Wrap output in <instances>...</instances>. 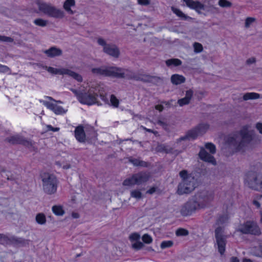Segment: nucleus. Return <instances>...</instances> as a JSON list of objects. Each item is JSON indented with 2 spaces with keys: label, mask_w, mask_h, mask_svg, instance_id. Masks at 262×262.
Returning a JSON list of instances; mask_svg holds the SVG:
<instances>
[{
  "label": "nucleus",
  "mask_w": 262,
  "mask_h": 262,
  "mask_svg": "<svg viewBox=\"0 0 262 262\" xmlns=\"http://www.w3.org/2000/svg\"><path fill=\"white\" fill-rule=\"evenodd\" d=\"M70 90L75 94L81 103L89 105L95 104L97 102L96 96L98 95L106 103H109L108 99L105 95L104 88L100 85L97 86L95 91L91 89L86 92L81 89L79 90L70 89Z\"/></svg>",
  "instance_id": "nucleus-1"
},
{
  "label": "nucleus",
  "mask_w": 262,
  "mask_h": 262,
  "mask_svg": "<svg viewBox=\"0 0 262 262\" xmlns=\"http://www.w3.org/2000/svg\"><path fill=\"white\" fill-rule=\"evenodd\" d=\"M252 140V135L247 128L244 127L238 133L229 136L227 143L234 151H240L244 150Z\"/></svg>",
  "instance_id": "nucleus-2"
},
{
  "label": "nucleus",
  "mask_w": 262,
  "mask_h": 262,
  "mask_svg": "<svg viewBox=\"0 0 262 262\" xmlns=\"http://www.w3.org/2000/svg\"><path fill=\"white\" fill-rule=\"evenodd\" d=\"M179 175L182 181L178 186V194L182 195L191 193L196 187V179L186 170L181 171Z\"/></svg>",
  "instance_id": "nucleus-3"
},
{
  "label": "nucleus",
  "mask_w": 262,
  "mask_h": 262,
  "mask_svg": "<svg viewBox=\"0 0 262 262\" xmlns=\"http://www.w3.org/2000/svg\"><path fill=\"white\" fill-rule=\"evenodd\" d=\"M40 177L43 191L49 195L55 193L58 185V180L55 176L48 172H43Z\"/></svg>",
  "instance_id": "nucleus-4"
},
{
  "label": "nucleus",
  "mask_w": 262,
  "mask_h": 262,
  "mask_svg": "<svg viewBox=\"0 0 262 262\" xmlns=\"http://www.w3.org/2000/svg\"><path fill=\"white\" fill-rule=\"evenodd\" d=\"M37 5L39 11L49 17L62 18L64 16V13L63 11L57 9L51 4L38 1L37 2Z\"/></svg>",
  "instance_id": "nucleus-5"
},
{
  "label": "nucleus",
  "mask_w": 262,
  "mask_h": 262,
  "mask_svg": "<svg viewBox=\"0 0 262 262\" xmlns=\"http://www.w3.org/2000/svg\"><path fill=\"white\" fill-rule=\"evenodd\" d=\"M246 182L249 188L262 191V174L259 171H249L246 176Z\"/></svg>",
  "instance_id": "nucleus-6"
},
{
  "label": "nucleus",
  "mask_w": 262,
  "mask_h": 262,
  "mask_svg": "<svg viewBox=\"0 0 262 262\" xmlns=\"http://www.w3.org/2000/svg\"><path fill=\"white\" fill-rule=\"evenodd\" d=\"M206 148L210 151L209 154L205 149L202 148L199 152V155L201 160L210 163L214 165H216V161L212 154L216 152L215 145L211 143H208L205 144Z\"/></svg>",
  "instance_id": "nucleus-7"
},
{
  "label": "nucleus",
  "mask_w": 262,
  "mask_h": 262,
  "mask_svg": "<svg viewBox=\"0 0 262 262\" xmlns=\"http://www.w3.org/2000/svg\"><path fill=\"white\" fill-rule=\"evenodd\" d=\"M214 193L207 190L202 191L196 195V200L201 208L209 206L214 200Z\"/></svg>",
  "instance_id": "nucleus-8"
},
{
  "label": "nucleus",
  "mask_w": 262,
  "mask_h": 262,
  "mask_svg": "<svg viewBox=\"0 0 262 262\" xmlns=\"http://www.w3.org/2000/svg\"><path fill=\"white\" fill-rule=\"evenodd\" d=\"M214 232L218 251L222 255L225 251L227 236L224 235V229L223 227H218Z\"/></svg>",
  "instance_id": "nucleus-9"
},
{
  "label": "nucleus",
  "mask_w": 262,
  "mask_h": 262,
  "mask_svg": "<svg viewBox=\"0 0 262 262\" xmlns=\"http://www.w3.org/2000/svg\"><path fill=\"white\" fill-rule=\"evenodd\" d=\"M238 231L243 234H250L255 235H259L261 231L257 223L253 221H247L242 225Z\"/></svg>",
  "instance_id": "nucleus-10"
},
{
  "label": "nucleus",
  "mask_w": 262,
  "mask_h": 262,
  "mask_svg": "<svg viewBox=\"0 0 262 262\" xmlns=\"http://www.w3.org/2000/svg\"><path fill=\"white\" fill-rule=\"evenodd\" d=\"M98 43L103 47V51L107 54L118 58L120 55L119 48L114 44H107L105 40L102 38H98Z\"/></svg>",
  "instance_id": "nucleus-11"
},
{
  "label": "nucleus",
  "mask_w": 262,
  "mask_h": 262,
  "mask_svg": "<svg viewBox=\"0 0 262 262\" xmlns=\"http://www.w3.org/2000/svg\"><path fill=\"white\" fill-rule=\"evenodd\" d=\"M115 70H116V67L102 66L93 68L92 72L96 75L115 77Z\"/></svg>",
  "instance_id": "nucleus-12"
},
{
  "label": "nucleus",
  "mask_w": 262,
  "mask_h": 262,
  "mask_svg": "<svg viewBox=\"0 0 262 262\" xmlns=\"http://www.w3.org/2000/svg\"><path fill=\"white\" fill-rule=\"evenodd\" d=\"M201 208L199 203L196 200H190L188 201L183 207L181 212L184 215H188L195 211L196 209Z\"/></svg>",
  "instance_id": "nucleus-13"
},
{
  "label": "nucleus",
  "mask_w": 262,
  "mask_h": 262,
  "mask_svg": "<svg viewBox=\"0 0 262 262\" xmlns=\"http://www.w3.org/2000/svg\"><path fill=\"white\" fill-rule=\"evenodd\" d=\"M136 73L127 69H123L116 67L115 77L118 78H126L127 79H135Z\"/></svg>",
  "instance_id": "nucleus-14"
},
{
  "label": "nucleus",
  "mask_w": 262,
  "mask_h": 262,
  "mask_svg": "<svg viewBox=\"0 0 262 262\" xmlns=\"http://www.w3.org/2000/svg\"><path fill=\"white\" fill-rule=\"evenodd\" d=\"M40 102L56 115H63L67 112V110H64L62 107L57 105L56 104L45 100H40Z\"/></svg>",
  "instance_id": "nucleus-15"
},
{
  "label": "nucleus",
  "mask_w": 262,
  "mask_h": 262,
  "mask_svg": "<svg viewBox=\"0 0 262 262\" xmlns=\"http://www.w3.org/2000/svg\"><path fill=\"white\" fill-rule=\"evenodd\" d=\"M134 174L137 185L147 182L150 178V173L147 171H140Z\"/></svg>",
  "instance_id": "nucleus-16"
},
{
  "label": "nucleus",
  "mask_w": 262,
  "mask_h": 262,
  "mask_svg": "<svg viewBox=\"0 0 262 262\" xmlns=\"http://www.w3.org/2000/svg\"><path fill=\"white\" fill-rule=\"evenodd\" d=\"M188 7L194 9L198 13H201V10H205V6L199 1L183 0Z\"/></svg>",
  "instance_id": "nucleus-17"
},
{
  "label": "nucleus",
  "mask_w": 262,
  "mask_h": 262,
  "mask_svg": "<svg viewBox=\"0 0 262 262\" xmlns=\"http://www.w3.org/2000/svg\"><path fill=\"white\" fill-rule=\"evenodd\" d=\"M43 53L49 57L54 58L62 55V51L56 47H52L48 50H45Z\"/></svg>",
  "instance_id": "nucleus-18"
},
{
  "label": "nucleus",
  "mask_w": 262,
  "mask_h": 262,
  "mask_svg": "<svg viewBox=\"0 0 262 262\" xmlns=\"http://www.w3.org/2000/svg\"><path fill=\"white\" fill-rule=\"evenodd\" d=\"M198 136H199L197 129L195 128L188 131L186 134L180 138L178 139L179 141H184V140H194Z\"/></svg>",
  "instance_id": "nucleus-19"
},
{
  "label": "nucleus",
  "mask_w": 262,
  "mask_h": 262,
  "mask_svg": "<svg viewBox=\"0 0 262 262\" xmlns=\"http://www.w3.org/2000/svg\"><path fill=\"white\" fill-rule=\"evenodd\" d=\"M154 78H155V77L151 76L147 74L136 73L134 80L141 81L143 82H151Z\"/></svg>",
  "instance_id": "nucleus-20"
},
{
  "label": "nucleus",
  "mask_w": 262,
  "mask_h": 262,
  "mask_svg": "<svg viewBox=\"0 0 262 262\" xmlns=\"http://www.w3.org/2000/svg\"><path fill=\"white\" fill-rule=\"evenodd\" d=\"M75 136L79 142H84L85 141V135L82 126L79 125L76 128Z\"/></svg>",
  "instance_id": "nucleus-21"
},
{
  "label": "nucleus",
  "mask_w": 262,
  "mask_h": 262,
  "mask_svg": "<svg viewBox=\"0 0 262 262\" xmlns=\"http://www.w3.org/2000/svg\"><path fill=\"white\" fill-rule=\"evenodd\" d=\"M193 91L189 90L186 91L185 97L182 99H179L178 103L180 106H182L184 105H187L189 103L190 100L191 99L193 96Z\"/></svg>",
  "instance_id": "nucleus-22"
},
{
  "label": "nucleus",
  "mask_w": 262,
  "mask_h": 262,
  "mask_svg": "<svg viewBox=\"0 0 262 262\" xmlns=\"http://www.w3.org/2000/svg\"><path fill=\"white\" fill-rule=\"evenodd\" d=\"M6 141L11 144H24L25 140L21 136L18 135L13 136L6 138Z\"/></svg>",
  "instance_id": "nucleus-23"
},
{
  "label": "nucleus",
  "mask_w": 262,
  "mask_h": 262,
  "mask_svg": "<svg viewBox=\"0 0 262 262\" xmlns=\"http://www.w3.org/2000/svg\"><path fill=\"white\" fill-rule=\"evenodd\" d=\"M185 78L181 75L173 74L171 76L170 81L174 85H179L184 83L185 81Z\"/></svg>",
  "instance_id": "nucleus-24"
},
{
  "label": "nucleus",
  "mask_w": 262,
  "mask_h": 262,
  "mask_svg": "<svg viewBox=\"0 0 262 262\" xmlns=\"http://www.w3.org/2000/svg\"><path fill=\"white\" fill-rule=\"evenodd\" d=\"M128 161L132 163L135 166H140L143 167H147L148 166L147 162L142 161L139 159H135L130 157L128 158Z\"/></svg>",
  "instance_id": "nucleus-25"
},
{
  "label": "nucleus",
  "mask_w": 262,
  "mask_h": 262,
  "mask_svg": "<svg viewBox=\"0 0 262 262\" xmlns=\"http://www.w3.org/2000/svg\"><path fill=\"white\" fill-rule=\"evenodd\" d=\"M44 69L48 71L49 73L54 74L64 75L66 69H56L51 67L46 66Z\"/></svg>",
  "instance_id": "nucleus-26"
},
{
  "label": "nucleus",
  "mask_w": 262,
  "mask_h": 262,
  "mask_svg": "<svg viewBox=\"0 0 262 262\" xmlns=\"http://www.w3.org/2000/svg\"><path fill=\"white\" fill-rule=\"evenodd\" d=\"M64 75H68L75 79H76L78 82H81L82 81V76L78 73H76L70 70L66 69Z\"/></svg>",
  "instance_id": "nucleus-27"
},
{
  "label": "nucleus",
  "mask_w": 262,
  "mask_h": 262,
  "mask_svg": "<svg viewBox=\"0 0 262 262\" xmlns=\"http://www.w3.org/2000/svg\"><path fill=\"white\" fill-rule=\"evenodd\" d=\"M75 5V0H66L63 4V8L70 14H73V11L71 10V7Z\"/></svg>",
  "instance_id": "nucleus-28"
},
{
  "label": "nucleus",
  "mask_w": 262,
  "mask_h": 262,
  "mask_svg": "<svg viewBox=\"0 0 262 262\" xmlns=\"http://www.w3.org/2000/svg\"><path fill=\"white\" fill-rule=\"evenodd\" d=\"M166 64L167 67L175 66L177 67L182 64V61L177 58H171L166 60Z\"/></svg>",
  "instance_id": "nucleus-29"
},
{
  "label": "nucleus",
  "mask_w": 262,
  "mask_h": 262,
  "mask_svg": "<svg viewBox=\"0 0 262 262\" xmlns=\"http://www.w3.org/2000/svg\"><path fill=\"white\" fill-rule=\"evenodd\" d=\"M260 98V95L258 93L252 92L247 93L243 96V99L244 100H248L250 99H256Z\"/></svg>",
  "instance_id": "nucleus-30"
},
{
  "label": "nucleus",
  "mask_w": 262,
  "mask_h": 262,
  "mask_svg": "<svg viewBox=\"0 0 262 262\" xmlns=\"http://www.w3.org/2000/svg\"><path fill=\"white\" fill-rule=\"evenodd\" d=\"M122 184L125 186H133L136 185L134 174H133L132 177L124 180Z\"/></svg>",
  "instance_id": "nucleus-31"
},
{
  "label": "nucleus",
  "mask_w": 262,
  "mask_h": 262,
  "mask_svg": "<svg viewBox=\"0 0 262 262\" xmlns=\"http://www.w3.org/2000/svg\"><path fill=\"white\" fill-rule=\"evenodd\" d=\"M208 128L209 126L207 124H201L195 127L199 135H202L205 133Z\"/></svg>",
  "instance_id": "nucleus-32"
},
{
  "label": "nucleus",
  "mask_w": 262,
  "mask_h": 262,
  "mask_svg": "<svg viewBox=\"0 0 262 262\" xmlns=\"http://www.w3.org/2000/svg\"><path fill=\"white\" fill-rule=\"evenodd\" d=\"M9 241H8V244H18L23 243V239L21 238H17L15 236H8Z\"/></svg>",
  "instance_id": "nucleus-33"
},
{
  "label": "nucleus",
  "mask_w": 262,
  "mask_h": 262,
  "mask_svg": "<svg viewBox=\"0 0 262 262\" xmlns=\"http://www.w3.org/2000/svg\"><path fill=\"white\" fill-rule=\"evenodd\" d=\"M36 222L40 225H43L46 223V217L42 213H38L36 216Z\"/></svg>",
  "instance_id": "nucleus-34"
},
{
  "label": "nucleus",
  "mask_w": 262,
  "mask_h": 262,
  "mask_svg": "<svg viewBox=\"0 0 262 262\" xmlns=\"http://www.w3.org/2000/svg\"><path fill=\"white\" fill-rule=\"evenodd\" d=\"M171 10L174 14H176L178 16L181 17L183 19H187L188 18H189L188 16H186L179 9L172 7Z\"/></svg>",
  "instance_id": "nucleus-35"
},
{
  "label": "nucleus",
  "mask_w": 262,
  "mask_h": 262,
  "mask_svg": "<svg viewBox=\"0 0 262 262\" xmlns=\"http://www.w3.org/2000/svg\"><path fill=\"white\" fill-rule=\"evenodd\" d=\"M33 23L37 26L44 27L48 25V21L42 18H37L34 20Z\"/></svg>",
  "instance_id": "nucleus-36"
},
{
  "label": "nucleus",
  "mask_w": 262,
  "mask_h": 262,
  "mask_svg": "<svg viewBox=\"0 0 262 262\" xmlns=\"http://www.w3.org/2000/svg\"><path fill=\"white\" fill-rule=\"evenodd\" d=\"M52 211L57 215H62L64 211L60 206H54L52 207Z\"/></svg>",
  "instance_id": "nucleus-37"
},
{
  "label": "nucleus",
  "mask_w": 262,
  "mask_h": 262,
  "mask_svg": "<svg viewBox=\"0 0 262 262\" xmlns=\"http://www.w3.org/2000/svg\"><path fill=\"white\" fill-rule=\"evenodd\" d=\"M130 196L139 200L142 198V194L139 190L134 189L130 191Z\"/></svg>",
  "instance_id": "nucleus-38"
},
{
  "label": "nucleus",
  "mask_w": 262,
  "mask_h": 262,
  "mask_svg": "<svg viewBox=\"0 0 262 262\" xmlns=\"http://www.w3.org/2000/svg\"><path fill=\"white\" fill-rule=\"evenodd\" d=\"M110 103L113 106L115 107H118L119 101L115 95H111L110 97Z\"/></svg>",
  "instance_id": "nucleus-39"
},
{
  "label": "nucleus",
  "mask_w": 262,
  "mask_h": 262,
  "mask_svg": "<svg viewBox=\"0 0 262 262\" xmlns=\"http://www.w3.org/2000/svg\"><path fill=\"white\" fill-rule=\"evenodd\" d=\"M218 4L220 7L223 8H228L232 6V3L227 0H219Z\"/></svg>",
  "instance_id": "nucleus-40"
},
{
  "label": "nucleus",
  "mask_w": 262,
  "mask_h": 262,
  "mask_svg": "<svg viewBox=\"0 0 262 262\" xmlns=\"http://www.w3.org/2000/svg\"><path fill=\"white\" fill-rule=\"evenodd\" d=\"M193 46L194 48V52L196 53H200L203 50V46L200 43L194 42Z\"/></svg>",
  "instance_id": "nucleus-41"
},
{
  "label": "nucleus",
  "mask_w": 262,
  "mask_h": 262,
  "mask_svg": "<svg viewBox=\"0 0 262 262\" xmlns=\"http://www.w3.org/2000/svg\"><path fill=\"white\" fill-rule=\"evenodd\" d=\"M176 234L177 236H186L188 235L189 232L186 229L179 228L176 231Z\"/></svg>",
  "instance_id": "nucleus-42"
},
{
  "label": "nucleus",
  "mask_w": 262,
  "mask_h": 262,
  "mask_svg": "<svg viewBox=\"0 0 262 262\" xmlns=\"http://www.w3.org/2000/svg\"><path fill=\"white\" fill-rule=\"evenodd\" d=\"M173 244V242L171 241H165L161 243L160 247L162 249H165L171 247Z\"/></svg>",
  "instance_id": "nucleus-43"
},
{
  "label": "nucleus",
  "mask_w": 262,
  "mask_h": 262,
  "mask_svg": "<svg viewBox=\"0 0 262 262\" xmlns=\"http://www.w3.org/2000/svg\"><path fill=\"white\" fill-rule=\"evenodd\" d=\"M256 19L254 17H247L245 20V27L246 28L250 27V25L254 22H255Z\"/></svg>",
  "instance_id": "nucleus-44"
},
{
  "label": "nucleus",
  "mask_w": 262,
  "mask_h": 262,
  "mask_svg": "<svg viewBox=\"0 0 262 262\" xmlns=\"http://www.w3.org/2000/svg\"><path fill=\"white\" fill-rule=\"evenodd\" d=\"M142 238L144 243L148 244L151 243L152 241L151 237L148 234H144Z\"/></svg>",
  "instance_id": "nucleus-45"
},
{
  "label": "nucleus",
  "mask_w": 262,
  "mask_h": 262,
  "mask_svg": "<svg viewBox=\"0 0 262 262\" xmlns=\"http://www.w3.org/2000/svg\"><path fill=\"white\" fill-rule=\"evenodd\" d=\"M9 241L8 236L3 234H0V244L3 245H8Z\"/></svg>",
  "instance_id": "nucleus-46"
},
{
  "label": "nucleus",
  "mask_w": 262,
  "mask_h": 262,
  "mask_svg": "<svg viewBox=\"0 0 262 262\" xmlns=\"http://www.w3.org/2000/svg\"><path fill=\"white\" fill-rule=\"evenodd\" d=\"M132 246L135 249L139 250L143 248L144 245L142 242L138 241L135 242V243L132 245Z\"/></svg>",
  "instance_id": "nucleus-47"
},
{
  "label": "nucleus",
  "mask_w": 262,
  "mask_h": 262,
  "mask_svg": "<svg viewBox=\"0 0 262 262\" xmlns=\"http://www.w3.org/2000/svg\"><path fill=\"white\" fill-rule=\"evenodd\" d=\"M140 235L137 233H134L130 235L129 239L132 241H138L140 239Z\"/></svg>",
  "instance_id": "nucleus-48"
},
{
  "label": "nucleus",
  "mask_w": 262,
  "mask_h": 262,
  "mask_svg": "<svg viewBox=\"0 0 262 262\" xmlns=\"http://www.w3.org/2000/svg\"><path fill=\"white\" fill-rule=\"evenodd\" d=\"M0 72L8 73L9 74H11V70L9 67L2 64H0Z\"/></svg>",
  "instance_id": "nucleus-49"
},
{
  "label": "nucleus",
  "mask_w": 262,
  "mask_h": 262,
  "mask_svg": "<svg viewBox=\"0 0 262 262\" xmlns=\"http://www.w3.org/2000/svg\"><path fill=\"white\" fill-rule=\"evenodd\" d=\"M0 41L12 42L13 41V39L10 37L0 35Z\"/></svg>",
  "instance_id": "nucleus-50"
},
{
  "label": "nucleus",
  "mask_w": 262,
  "mask_h": 262,
  "mask_svg": "<svg viewBox=\"0 0 262 262\" xmlns=\"http://www.w3.org/2000/svg\"><path fill=\"white\" fill-rule=\"evenodd\" d=\"M228 220V217L227 216L222 215L220 216L216 221V224H222L225 223Z\"/></svg>",
  "instance_id": "nucleus-51"
},
{
  "label": "nucleus",
  "mask_w": 262,
  "mask_h": 262,
  "mask_svg": "<svg viewBox=\"0 0 262 262\" xmlns=\"http://www.w3.org/2000/svg\"><path fill=\"white\" fill-rule=\"evenodd\" d=\"M157 123L161 126L164 129L167 130L168 129V125L167 123L162 120H159L157 121Z\"/></svg>",
  "instance_id": "nucleus-52"
},
{
  "label": "nucleus",
  "mask_w": 262,
  "mask_h": 262,
  "mask_svg": "<svg viewBox=\"0 0 262 262\" xmlns=\"http://www.w3.org/2000/svg\"><path fill=\"white\" fill-rule=\"evenodd\" d=\"M138 3L140 5L147 6L150 4V0H138Z\"/></svg>",
  "instance_id": "nucleus-53"
},
{
  "label": "nucleus",
  "mask_w": 262,
  "mask_h": 262,
  "mask_svg": "<svg viewBox=\"0 0 262 262\" xmlns=\"http://www.w3.org/2000/svg\"><path fill=\"white\" fill-rule=\"evenodd\" d=\"M255 62H256V58L255 57L249 58L246 61V63L247 65H250L251 64L255 63Z\"/></svg>",
  "instance_id": "nucleus-54"
},
{
  "label": "nucleus",
  "mask_w": 262,
  "mask_h": 262,
  "mask_svg": "<svg viewBox=\"0 0 262 262\" xmlns=\"http://www.w3.org/2000/svg\"><path fill=\"white\" fill-rule=\"evenodd\" d=\"M157 188L152 187L146 191V193L152 194L156 191Z\"/></svg>",
  "instance_id": "nucleus-55"
},
{
  "label": "nucleus",
  "mask_w": 262,
  "mask_h": 262,
  "mask_svg": "<svg viewBox=\"0 0 262 262\" xmlns=\"http://www.w3.org/2000/svg\"><path fill=\"white\" fill-rule=\"evenodd\" d=\"M256 128L259 131V133L262 134V123H257L256 124Z\"/></svg>",
  "instance_id": "nucleus-56"
},
{
  "label": "nucleus",
  "mask_w": 262,
  "mask_h": 262,
  "mask_svg": "<svg viewBox=\"0 0 262 262\" xmlns=\"http://www.w3.org/2000/svg\"><path fill=\"white\" fill-rule=\"evenodd\" d=\"M156 149L158 151L162 152L165 150V147L163 145H159Z\"/></svg>",
  "instance_id": "nucleus-57"
},
{
  "label": "nucleus",
  "mask_w": 262,
  "mask_h": 262,
  "mask_svg": "<svg viewBox=\"0 0 262 262\" xmlns=\"http://www.w3.org/2000/svg\"><path fill=\"white\" fill-rule=\"evenodd\" d=\"M47 128L49 130H52L53 132H57L59 130V128L58 127H53L51 125H47Z\"/></svg>",
  "instance_id": "nucleus-58"
},
{
  "label": "nucleus",
  "mask_w": 262,
  "mask_h": 262,
  "mask_svg": "<svg viewBox=\"0 0 262 262\" xmlns=\"http://www.w3.org/2000/svg\"><path fill=\"white\" fill-rule=\"evenodd\" d=\"M142 127L143 128V129L145 130H146V132H149V133H153L154 134H158V132L157 131H154L151 129H148V128H146L145 127H144V126H142Z\"/></svg>",
  "instance_id": "nucleus-59"
},
{
  "label": "nucleus",
  "mask_w": 262,
  "mask_h": 262,
  "mask_svg": "<svg viewBox=\"0 0 262 262\" xmlns=\"http://www.w3.org/2000/svg\"><path fill=\"white\" fill-rule=\"evenodd\" d=\"M155 108L159 110L160 112H162L164 108V107L162 105H157L155 106Z\"/></svg>",
  "instance_id": "nucleus-60"
},
{
  "label": "nucleus",
  "mask_w": 262,
  "mask_h": 262,
  "mask_svg": "<svg viewBox=\"0 0 262 262\" xmlns=\"http://www.w3.org/2000/svg\"><path fill=\"white\" fill-rule=\"evenodd\" d=\"M46 98L48 99L49 100H51V101H55V102H56L57 103H62V102L60 100H58V101H56L55 99H54L52 97H50V96H46Z\"/></svg>",
  "instance_id": "nucleus-61"
},
{
  "label": "nucleus",
  "mask_w": 262,
  "mask_h": 262,
  "mask_svg": "<svg viewBox=\"0 0 262 262\" xmlns=\"http://www.w3.org/2000/svg\"><path fill=\"white\" fill-rule=\"evenodd\" d=\"M72 216L74 219H78L79 217V214L77 212H72Z\"/></svg>",
  "instance_id": "nucleus-62"
},
{
  "label": "nucleus",
  "mask_w": 262,
  "mask_h": 262,
  "mask_svg": "<svg viewBox=\"0 0 262 262\" xmlns=\"http://www.w3.org/2000/svg\"><path fill=\"white\" fill-rule=\"evenodd\" d=\"M259 249L260 250V252L258 253V255L259 256L262 257V243H259Z\"/></svg>",
  "instance_id": "nucleus-63"
},
{
  "label": "nucleus",
  "mask_w": 262,
  "mask_h": 262,
  "mask_svg": "<svg viewBox=\"0 0 262 262\" xmlns=\"http://www.w3.org/2000/svg\"><path fill=\"white\" fill-rule=\"evenodd\" d=\"M230 262H239V260L237 257H232L231 258Z\"/></svg>",
  "instance_id": "nucleus-64"
}]
</instances>
